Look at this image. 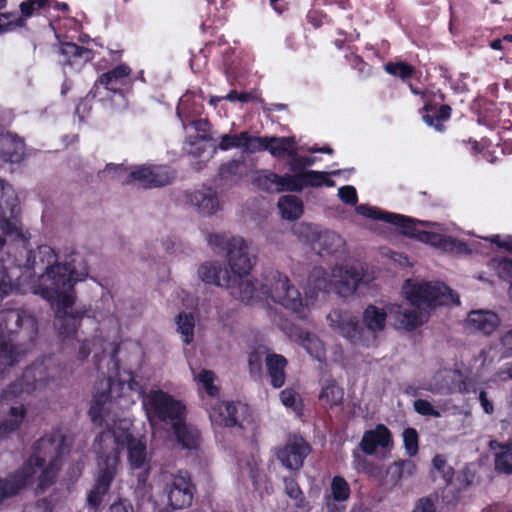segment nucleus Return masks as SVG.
Segmentation results:
<instances>
[{"label":"nucleus","instance_id":"obj_60","mask_svg":"<svg viewBox=\"0 0 512 512\" xmlns=\"http://www.w3.org/2000/svg\"><path fill=\"white\" fill-rule=\"evenodd\" d=\"M338 196L343 203L348 205H355L358 201L357 191L350 185L339 188Z\"/></svg>","mask_w":512,"mask_h":512},{"label":"nucleus","instance_id":"obj_29","mask_svg":"<svg viewBox=\"0 0 512 512\" xmlns=\"http://www.w3.org/2000/svg\"><path fill=\"white\" fill-rule=\"evenodd\" d=\"M390 217V221L388 223L393 224L394 226L401 229V233L410 238L416 239L417 233H419L420 229L417 228V225L428 227L431 225V222L424 220H416L414 218L392 213L388 215Z\"/></svg>","mask_w":512,"mask_h":512},{"label":"nucleus","instance_id":"obj_42","mask_svg":"<svg viewBox=\"0 0 512 512\" xmlns=\"http://www.w3.org/2000/svg\"><path fill=\"white\" fill-rule=\"evenodd\" d=\"M279 179V187L277 192L289 191V192H301L303 190L302 184V172L293 174H285L283 176H273Z\"/></svg>","mask_w":512,"mask_h":512},{"label":"nucleus","instance_id":"obj_62","mask_svg":"<svg viewBox=\"0 0 512 512\" xmlns=\"http://www.w3.org/2000/svg\"><path fill=\"white\" fill-rule=\"evenodd\" d=\"M357 468L359 471L369 476H377L381 473V467L375 465L373 462L367 460L366 458H358Z\"/></svg>","mask_w":512,"mask_h":512},{"label":"nucleus","instance_id":"obj_3","mask_svg":"<svg viewBox=\"0 0 512 512\" xmlns=\"http://www.w3.org/2000/svg\"><path fill=\"white\" fill-rule=\"evenodd\" d=\"M38 332V321L28 310H0V376L35 345Z\"/></svg>","mask_w":512,"mask_h":512},{"label":"nucleus","instance_id":"obj_46","mask_svg":"<svg viewBox=\"0 0 512 512\" xmlns=\"http://www.w3.org/2000/svg\"><path fill=\"white\" fill-rule=\"evenodd\" d=\"M433 468L441 474L446 485H449L454 477V469L448 465L444 455L436 454L432 459Z\"/></svg>","mask_w":512,"mask_h":512},{"label":"nucleus","instance_id":"obj_5","mask_svg":"<svg viewBox=\"0 0 512 512\" xmlns=\"http://www.w3.org/2000/svg\"><path fill=\"white\" fill-rule=\"evenodd\" d=\"M329 326L353 345L369 347L377 334L386 327L387 311L369 304L363 311L362 321L348 310L334 309L328 316Z\"/></svg>","mask_w":512,"mask_h":512},{"label":"nucleus","instance_id":"obj_7","mask_svg":"<svg viewBox=\"0 0 512 512\" xmlns=\"http://www.w3.org/2000/svg\"><path fill=\"white\" fill-rule=\"evenodd\" d=\"M39 296L46 300L54 311L53 326L63 344L75 340L85 311L74 310L76 302L74 287L40 288Z\"/></svg>","mask_w":512,"mask_h":512},{"label":"nucleus","instance_id":"obj_13","mask_svg":"<svg viewBox=\"0 0 512 512\" xmlns=\"http://www.w3.org/2000/svg\"><path fill=\"white\" fill-rule=\"evenodd\" d=\"M132 69L125 63H120L112 69L103 72L89 90V96L98 97L104 101L110 94L124 96V88L131 83Z\"/></svg>","mask_w":512,"mask_h":512},{"label":"nucleus","instance_id":"obj_28","mask_svg":"<svg viewBox=\"0 0 512 512\" xmlns=\"http://www.w3.org/2000/svg\"><path fill=\"white\" fill-rule=\"evenodd\" d=\"M265 362L271 379V385L274 388L282 387L286 379L285 368L288 364L287 359L283 355L272 353L266 356Z\"/></svg>","mask_w":512,"mask_h":512},{"label":"nucleus","instance_id":"obj_64","mask_svg":"<svg viewBox=\"0 0 512 512\" xmlns=\"http://www.w3.org/2000/svg\"><path fill=\"white\" fill-rule=\"evenodd\" d=\"M512 45V34H506L502 38L494 39L489 46L493 50L510 51Z\"/></svg>","mask_w":512,"mask_h":512},{"label":"nucleus","instance_id":"obj_6","mask_svg":"<svg viewBox=\"0 0 512 512\" xmlns=\"http://www.w3.org/2000/svg\"><path fill=\"white\" fill-rule=\"evenodd\" d=\"M64 450L65 436L63 434L59 431L45 434L33 443L31 454L22 466L3 479L13 489V492L19 494L32 482L40 467L52 460L62 461Z\"/></svg>","mask_w":512,"mask_h":512},{"label":"nucleus","instance_id":"obj_45","mask_svg":"<svg viewBox=\"0 0 512 512\" xmlns=\"http://www.w3.org/2000/svg\"><path fill=\"white\" fill-rule=\"evenodd\" d=\"M280 400L282 404L291 408L297 414H301L303 410L302 400L293 388H286L280 392Z\"/></svg>","mask_w":512,"mask_h":512},{"label":"nucleus","instance_id":"obj_14","mask_svg":"<svg viewBox=\"0 0 512 512\" xmlns=\"http://www.w3.org/2000/svg\"><path fill=\"white\" fill-rule=\"evenodd\" d=\"M164 492L168 506L173 510H182L192 505L197 489L191 474L187 470H178L171 474Z\"/></svg>","mask_w":512,"mask_h":512},{"label":"nucleus","instance_id":"obj_38","mask_svg":"<svg viewBox=\"0 0 512 512\" xmlns=\"http://www.w3.org/2000/svg\"><path fill=\"white\" fill-rule=\"evenodd\" d=\"M61 467L62 461L56 460H52L46 463L43 467H40L42 470L38 477V489L45 491L47 488L52 486L56 481Z\"/></svg>","mask_w":512,"mask_h":512},{"label":"nucleus","instance_id":"obj_33","mask_svg":"<svg viewBox=\"0 0 512 512\" xmlns=\"http://www.w3.org/2000/svg\"><path fill=\"white\" fill-rule=\"evenodd\" d=\"M278 208L282 217L287 220H297L303 214V202L295 195H284L279 198Z\"/></svg>","mask_w":512,"mask_h":512},{"label":"nucleus","instance_id":"obj_37","mask_svg":"<svg viewBox=\"0 0 512 512\" xmlns=\"http://www.w3.org/2000/svg\"><path fill=\"white\" fill-rule=\"evenodd\" d=\"M329 174L337 175V174H339V172L333 171L331 173H327V172L316 171V170H309V171L302 172L303 189L305 187H321V186L333 187L335 185V182L328 177Z\"/></svg>","mask_w":512,"mask_h":512},{"label":"nucleus","instance_id":"obj_22","mask_svg":"<svg viewBox=\"0 0 512 512\" xmlns=\"http://www.w3.org/2000/svg\"><path fill=\"white\" fill-rule=\"evenodd\" d=\"M499 325L500 318L492 311L474 310L467 317V326L486 336L495 332Z\"/></svg>","mask_w":512,"mask_h":512},{"label":"nucleus","instance_id":"obj_63","mask_svg":"<svg viewBox=\"0 0 512 512\" xmlns=\"http://www.w3.org/2000/svg\"><path fill=\"white\" fill-rule=\"evenodd\" d=\"M387 474L390 476V480H391L393 485H397L398 483H400L402 478L405 477V473L403 471L402 466H400L399 460L393 462L388 467Z\"/></svg>","mask_w":512,"mask_h":512},{"label":"nucleus","instance_id":"obj_27","mask_svg":"<svg viewBox=\"0 0 512 512\" xmlns=\"http://www.w3.org/2000/svg\"><path fill=\"white\" fill-rule=\"evenodd\" d=\"M362 280V273L354 267L340 269L339 280L336 282L338 294L342 297L353 295Z\"/></svg>","mask_w":512,"mask_h":512},{"label":"nucleus","instance_id":"obj_1","mask_svg":"<svg viewBox=\"0 0 512 512\" xmlns=\"http://www.w3.org/2000/svg\"><path fill=\"white\" fill-rule=\"evenodd\" d=\"M208 243L217 253L226 252L232 274L229 275V290L232 297L249 304L253 300L271 299L296 314L303 312V301L299 290L289 278L273 268L262 273V281L244 278L253 267L248 246L242 237L227 238L224 234H209Z\"/></svg>","mask_w":512,"mask_h":512},{"label":"nucleus","instance_id":"obj_26","mask_svg":"<svg viewBox=\"0 0 512 512\" xmlns=\"http://www.w3.org/2000/svg\"><path fill=\"white\" fill-rule=\"evenodd\" d=\"M172 431L182 448L188 450L198 449L200 443V432L198 429L188 426L185 420H179L172 426Z\"/></svg>","mask_w":512,"mask_h":512},{"label":"nucleus","instance_id":"obj_19","mask_svg":"<svg viewBox=\"0 0 512 512\" xmlns=\"http://www.w3.org/2000/svg\"><path fill=\"white\" fill-rule=\"evenodd\" d=\"M24 139L0 126V162L18 164L25 157Z\"/></svg>","mask_w":512,"mask_h":512},{"label":"nucleus","instance_id":"obj_2","mask_svg":"<svg viewBox=\"0 0 512 512\" xmlns=\"http://www.w3.org/2000/svg\"><path fill=\"white\" fill-rule=\"evenodd\" d=\"M3 236H0V251L6 248L7 259H2L5 270L11 267L34 271L36 266L44 268L37 281L31 286L33 294H39L40 288L71 289L77 281H83L88 276V268L84 267L78 274L71 262L58 263L57 254L48 245H40L37 251L29 249V238L14 222L4 219L0 223ZM12 289V279L5 271L0 280V292L8 294Z\"/></svg>","mask_w":512,"mask_h":512},{"label":"nucleus","instance_id":"obj_61","mask_svg":"<svg viewBox=\"0 0 512 512\" xmlns=\"http://www.w3.org/2000/svg\"><path fill=\"white\" fill-rule=\"evenodd\" d=\"M412 512H436L435 499L432 496L419 498Z\"/></svg>","mask_w":512,"mask_h":512},{"label":"nucleus","instance_id":"obj_8","mask_svg":"<svg viewBox=\"0 0 512 512\" xmlns=\"http://www.w3.org/2000/svg\"><path fill=\"white\" fill-rule=\"evenodd\" d=\"M102 173L121 180L124 185L137 183L144 189L170 185L176 178V171L168 165L135 166L124 179H121V175L126 173V167L123 164L110 163L106 165Z\"/></svg>","mask_w":512,"mask_h":512},{"label":"nucleus","instance_id":"obj_24","mask_svg":"<svg viewBox=\"0 0 512 512\" xmlns=\"http://www.w3.org/2000/svg\"><path fill=\"white\" fill-rule=\"evenodd\" d=\"M389 314L394 317L395 326L408 331L415 330L422 325L420 314L413 309H403L399 304H392L388 307Z\"/></svg>","mask_w":512,"mask_h":512},{"label":"nucleus","instance_id":"obj_43","mask_svg":"<svg viewBox=\"0 0 512 512\" xmlns=\"http://www.w3.org/2000/svg\"><path fill=\"white\" fill-rule=\"evenodd\" d=\"M283 482L286 494L295 501L296 507L303 508L305 506V496L296 478L293 476L284 477Z\"/></svg>","mask_w":512,"mask_h":512},{"label":"nucleus","instance_id":"obj_57","mask_svg":"<svg viewBox=\"0 0 512 512\" xmlns=\"http://www.w3.org/2000/svg\"><path fill=\"white\" fill-rule=\"evenodd\" d=\"M413 406L415 411L420 415L432 416L435 418H439L441 416V413L426 399L415 400Z\"/></svg>","mask_w":512,"mask_h":512},{"label":"nucleus","instance_id":"obj_31","mask_svg":"<svg viewBox=\"0 0 512 512\" xmlns=\"http://www.w3.org/2000/svg\"><path fill=\"white\" fill-rule=\"evenodd\" d=\"M49 2L50 0H25L19 5L20 14L17 12L10 13L13 15V19L22 18L24 24L19 28H25L28 18L49 11Z\"/></svg>","mask_w":512,"mask_h":512},{"label":"nucleus","instance_id":"obj_15","mask_svg":"<svg viewBox=\"0 0 512 512\" xmlns=\"http://www.w3.org/2000/svg\"><path fill=\"white\" fill-rule=\"evenodd\" d=\"M211 422L227 428H243L249 407L241 402L217 401L206 408Z\"/></svg>","mask_w":512,"mask_h":512},{"label":"nucleus","instance_id":"obj_54","mask_svg":"<svg viewBox=\"0 0 512 512\" xmlns=\"http://www.w3.org/2000/svg\"><path fill=\"white\" fill-rule=\"evenodd\" d=\"M491 265L495 269L499 278L503 280L512 279V260L507 257L495 258L491 260Z\"/></svg>","mask_w":512,"mask_h":512},{"label":"nucleus","instance_id":"obj_36","mask_svg":"<svg viewBox=\"0 0 512 512\" xmlns=\"http://www.w3.org/2000/svg\"><path fill=\"white\" fill-rule=\"evenodd\" d=\"M384 70L389 75L399 78L404 83L415 77L417 73L415 66L405 61H389L384 64Z\"/></svg>","mask_w":512,"mask_h":512},{"label":"nucleus","instance_id":"obj_48","mask_svg":"<svg viewBox=\"0 0 512 512\" xmlns=\"http://www.w3.org/2000/svg\"><path fill=\"white\" fill-rule=\"evenodd\" d=\"M268 143V136H252L246 131V139L243 141L242 150L248 153L266 151V148L269 147Z\"/></svg>","mask_w":512,"mask_h":512},{"label":"nucleus","instance_id":"obj_50","mask_svg":"<svg viewBox=\"0 0 512 512\" xmlns=\"http://www.w3.org/2000/svg\"><path fill=\"white\" fill-rule=\"evenodd\" d=\"M246 139V131L240 134H223L220 136L218 148L222 151H228L232 148H243V141Z\"/></svg>","mask_w":512,"mask_h":512},{"label":"nucleus","instance_id":"obj_47","mask_svg":"<svg viewBox=\"0 0 512 512\" xmlns=\"http://www.w3.org/2000/svg\"><path fill=\"white\" fill-rule=\"evenodd\" d=\"M403 444L409 457H414L419 451V435L415 428L408 427L403 431Z\"/></svg>","mask_w":512,"mask_h":512},{"label":"nucleus","instance_id":"obj_25","mask_svg":"<svg viewBox=\"0 0 512 512\" xmlns=\"http://www.w3.org/2000/svg\"><path fill=\"white\" fill-rule=\"evenodd\" d=\"M198 275L200 279L207 283L219 287L229 286V271L222 268L217 262H206L198 268Z\"/></svg>","mask_w":512,"mask_h":512},{"label":"nucleus","instance_id":"obj_30","mask_svg":"<svg viewBox=\"0 0 512 512\" xmlns=\"http://www.w3.org/2000/svg\"><path fill=\"white\" fill-rule=\"evenodd\" d=\"M246 174V163L243 157L222 163L217 177L221 181L236 182Z\"/></svg>","mask_w":512,"mask_h":512},{"label":"nucleus","instance_id":"obj_20","mask_svg":"<svg viewBox=\"0 0 512 512\" xmlns=\"http://www.w3.org/2000/svg\"><path fill=\"white\" fill-rule=\"evenodd\" d=\"M392 434L384 424H377L374 429L364 432L360 449L367 455H373L378 447L387 448L392 444Z\"/></svg>","mask_w":512,"mask_h":512},{"label":"nucleus","instance_id":"obj_55","mask_svg":"<svg viewBox=\"0 0 512 512\" xmlns=\"http://www.w3.org/2000/svg\"><path fill=\"white\" fill-rule=\"evenodd\" d=\"M10 12L0 13V35L19 29L24 24L22 18L13 19Z\"/></svg>","mask_w":512,"mask_h":512},{"label":"nucleus","instance_id":"obj_59","mask_svg":"<svg viewBox=\"0 0 512 512\" xmlns=\"http://www.w3.org/2000/svg\"><path fill=\"white\" fill-rule=\"evenodd\" d=\"M252 99V95L248 92H237L236 90H231L226 96L224 97H211L210 104L215 105L216 102H219L221 100H228L231 102L239 101L241 103H247Z\"/></svg>","mask_w":512,"mask_h":512},{"label":"nucleus","instance_id":"obj_21","mask_svg":"<svg viewBox=\"0 0 512 512\" xmlns=\"http://www.w3.org/2000/svg\"><path fill=\"white\" fill-rule=\"evenodd\" d=\"M187 202L197 208L199 214L212 215L220 209L217 193L211 188H204L186 194Z\"/></svg>","mask_w":512,"mask_h":512},{"label":"nucleus","instance_id":"obj_52","mask_svg":"<svg viewBox=\"0 0 512 512\" xmlns=\"http://www.w3.org/2000/svg\"><path fill=\"white\" fill-rule=\"evenodd\" d=\"M316 161H317V158L314 156H307V155L299 156L295 152V154H293V156L291 157V159L289 161V170L291 172H297V173L305 172V171H307L306 168L313 166L316 163Z\"/></svg>","mask_w":512,"mask_h":512},{"label":"nucleus","instance_id":"obj_17","mask_svg":"<svg viewBox=\"0 0 512 512\" xmlns=\"http://www.w3.org/2000/svg\"><path fill=\"white\" fill-rule=\"evenodd\" d=\"M409 89L412 94L419 95L425 101L424 106L420 110L423 122L434 128L438 132L445 131L444 123L451 118L452 108L448 104H442L437 107L436 103L427 99L425 91L409 83Z\"/></svg>","mask_w":512,"mask_h":512},{"label":"nucleus","instance_id":"obj_11","mask_svg":"<svg viewBox=\"0 0 512 512\" xmlns=\"http://www.w3.org/2000/svg\"><path fill=\"white\" fill-rule=\"evenodd\" d=\"M113 437L118 448H126L128 462L132 470L144 469L137 476L138 486L144 487L147 483L150 466L146 465L147 444L143 437H135L129 430H114Z\"/></svg>","mask_w":512,"mask_h":512},{"label":"nucleus","instance_id":"obj_41","mask_svg":"<svg viewBox=\"0 0 512 512\" xmlns=\"http://www.w3.org/2000/svg\"><path fill=\"white\" fill-rule=\"evenodd\" d=\"M450 15V22L459 17H462L464 21H471L477 17L478 10L471 1L460 0L454 6L450 5Z\"/></svg>","mask_w":512,"mask_h":512},{"label":"nucleus","instance_id":"obj_9","mask_svg":"<svg viewBox=\"0 0 512 512\" xmlns=\"http://www.w3.org/2000/svg\"><path fill=\"white\" fill-rule=\"evenodd\" d=\"M404 293L407 300L418 308L433 309L460 303L458 295L443 282L412 283L406 280Z\"/></svg>","mask_w":512,"mask_h":512},{"label":"nucleus","instance_id":"obj_12","mask_svg":"<svg viewBox=\"0 0 512 512\" xmlns=\"http://www.w3.org/2000/svg\"><path fill=\"white\" fill-rule=\"evenodd\" d=\"M119 463V452L116 450L111 454L98 457L95 483L87 496L89 508L97 510L101 506L104 496L109 492L116 477Z\"/></svg>","mask_w":512,"mask_h":512},{"label":"nucleus","instance_id":"obj_23","mask_svg":"<svg viewBox=\"0 0 512 512\" xmlns=\"http://www.w3.org/2000/svg\"><path fill=\"white\" fill-rule=\"evenodd\" d=\"M112 383L113 380L111 376L104 377L100 381V385L103 387V390L96 392L91 400L88 415L91 421L96 425L101 426L104 422L103 409L105 404L108 403L111 399Z\"/></svg>","mask_w":512,"mask_h":512},{"label":"nucleus","instance_id":"obj_49","mask_svg":"<svg viewBox=\"0 0 512 512\" xmlns=\"http://www.w3.org/2000/svg\"><path fill=\"white\" fill-rule=\"evenodd\" d=\"M273 176H279L275 172L272 171H263L262 174L258 175L255 179V184L262 190L271 192L276 191L279 187V179L274 178Z\"/></svg>","mask_w":512,"mask_h":512},{"label":"nucleus","instance_id":"obj_16","mask_svg":"<svg viewBox=\"0 0 512 512\" xmlns=\"http://www.w3.org/2000/svg\"><path fill=\"white\" fill-rule=\"evenodd\" d=\"M59 64L65 74L79 73L95 57V52L73 42H60Z\"/></svg>","mask_w":512,"mask_h":512},{"label":"nucleus","instance_id":"obj_51","mask_svg":"<svg viewBox=\"0 0 512 512\" xmlns=\"http://www.w3.org/2000/svg\"><path fill=\"white\" fill-rule=\"evenodd\" d=\"M197 380L202 384L205 392L211 397L219 395V388L214 385L215 374L210 370L203 369L197 376Z\"/></svg>","mask_w":512,"mask_h":512},{"label":"nucleus","instance_id":"obj_18","mask_svg":"<svg viewBox=\"0 0 512 512\" xmlns=\"http://www.w3.org/2000/svg\"><path fill=\"white\" fill-rule=\"evenodd\" d=\"M311 450L309 443L303 437L298 436L279 447L275 455L286 469L299 471Z\"/></svg>","mask_w":512,"mask_h":512},{"label":"nucleus","instance_id":"obj_53","mask_svg":"<svg viewBox=\"0 0 512 512\" xmlns=\"http://www.w3.org/2000/svg\"><path fill=\"white\" fill-rule=\"evenodd\" d=\"M356 212L364 217L373 219V220H380L383 222L388 223L390 221V217L388 215H391V212L382 211L378 208H374L371 206H368L366 204H360L356 207Z\"/></svg>","mask_w":512,"mask_h":512},{"label":"nucleus","instance_id":"obj_4","mask_svg":"<svg viewBox=\"0 0 512 512\" xmlns=\"http://www.w3.org/2000/svg\"><path fill=\"white\" fill-rule=\"evenodd\" d=\"M49 381L44 362L36 361L27 366L19 378L3 389L0 394L1 401L13 405L0 420V441L8 439L21 429L28 413L22 402L24 395H30L35 390L47 386Z\"/></svg>","mask_w":512,"mask_h":512},{"label":"nucleus","instance_id":"obj_58","mask_svg":"<svg viewBox=\"0 0 512 512\" xmlns=\"http://www.w3.org/2000/svg\"><path fill=\"white\" fill-rule=\"evenodd\" d=\"M78 351L76 357L80 361L86 360L91 354L92 347L96 345L97 342H102V338L93 337V339H84L83 341H77Z\"/></svg>","mask_w":512,"mask_h":512},{"label":"nucleus","instance_id":"obj_34","mask_svg":"<svg viewBox=\"0 0 512 512\" xmlns=\"http://www.w3.org/2000/svg\"><path fill=\"white\" fill-rule=\"evenodd\" d=\"M415 240L445 251L452 250L455 245L453 237L427 230H420Z\"/></svg>","mask_w":512,"mask_h":512},{"label":"nucleus","instance_id":"obj_40","mask_svg":"<svg viewBox=\"0 0 512 512\" xmlns=\"http://www.w3.org/2000/svg\"><path fill=\"white\" fill-rule=\"evenodd\" d=\"M177 330L183 337V342L187 345L191 344L194 339L195 321L191 313H179L176 317Z\"/></svg>","mask_w":512,"mask_h":512},{"label":"nucleus","instance_id":"obj_56","mask_svg":"<svg viewBox=\"0 0 512 512\" xmlns=\"http://www.w3.org/2000/svg\"><path fill=\"white\" fill-rule=\"evenodd\" d=\"M500 344L503 348L502 356L504 358H512V329L506 331L500 337ZM506 374L510 379H512V365L507 367Z\"/></svg>","mask_w":512,"mask_h":512},{"label":"nucleus","instance_id":"obj_10","mask_svg":"<svg viewBox=\"0 0 512 512\" xmlns=\"http://www.w3.org/2000/svg\"><path fill=\"white\" fill-rule=\"evenodd\" d=\"M148 420L159 423H174L186 420V405L183 401L161 389L151 390L142 401Z\"/></svg>","mask_w":512,"mask_h":512},{"label":"nucleus","instance_id":"obj_44","mask_svg":"<svg viewBox=\"0 0 512 512\" xmlns=\"http://www.w3.org/2000/svg\"><path fill=\"white\" fill-rule=\"evenodd\" d=\"M495 469L505 474H512V446L505 444L495 456Z\"/></svg>","mask_w":512,"mask_h":512},{"label":"nucleus","instance_id":"obj_35","mask_svg":"<svg viewBox=\"0 0 512 512\" xmlns=\"http://www.w3.org/2000/svg\"><path fill=\"white\" fill-rule=\"evenodd\" d=\"M343 397L344 391L335 380H327L319 394V400L325 402L330 408L342 404Z\"/></svg>","mask_w":512,"mask_h":512},{"label":"nucleus","instance_id":"obj_32","mask_svg":"<svg viewBox=\"0 0 512 512\" xmlns=\"http://www.w3.org/2000/svg\"><path fill=\"white\" fill-rule=\"evenodd\" d=\"M268 145L266 151H269L276 158L292 157L295 154L296 141L293 137L268 136Z\"/></svg>","mask_w":512,"mask_h":512},{"label":"nucleus","instance_id":"obj_39","mask_svg":"<svg viewBox=\"0 0 512 512\" xmlns=\"http://www.w3.org/2000/svg\"><path fill=\"white\" fill-rule=\"evenodd\" d=\"M330 490V494L325 495V497H328V499L335 500L339 503L347 501L351 495L349 483L344 477L340 475H336L332 478Z\"/></svg>","mask_w":512,"mask_h":512}]
</instances>
